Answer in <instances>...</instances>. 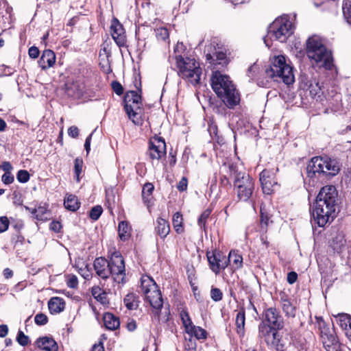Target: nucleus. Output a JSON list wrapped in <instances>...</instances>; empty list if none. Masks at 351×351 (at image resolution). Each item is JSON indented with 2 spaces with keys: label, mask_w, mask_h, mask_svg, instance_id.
<instances>
[{
  "label": "nucleus",
  "mask_w": 351,
  "mask_h": 351,
  "mask_svg": "<svg viewBox=\"0 0 351 351\" xmlns=\"http://www.w3.org/2000/svg\"><path fill=\"white\" fill-rule=\"evenodd\" d=\"M211 86L217 95L229 108L239 104L240 96L230 77L217 71L211 76Z\"/></svg>",
  "instance_id": "nucleus-1"
},
{
  "label": "nucleus",
  "mask_w": 351,
  "mask_h": 351,
  "mask_svg": "<svg viewBox=\"0 0 351 351\" xmlns=\"http://www.w3.org/2000/svg\"><path fill=\"white\" fill-rule=\"evenodd\" d=\"M230 176L234 178V189L239 201L247 202L252 197L255 183L254 179L247 173L239 171L237 166L229 164Z\"/></svg>",
  "instance_id": "nucleus-2"
},
{
  "label": "nucleus",
  "mask_w": 351,
  "mask_h": 351,
  "mask_svg": "<svg viewBox=\"0 0 351 351\" xmlns=\"http://www.w3.org/2000/svg\"><path fill=\"white\" fill-rule=\"evenodd\" d=\"M306 54L319 66L330 70L333 66L332 53L317 36L310 37L306 41Z\"/></svg>",
  "instance_id": "nucleus-3"
},
{
  "label": "nucleus",
  "mask_w": 351,
  "mask_h": 351,
  "mask_svg": "<svg viewBox=\"0 0 351 351\" xmlns=\"http://www.w3.org/2000/svg\"><path fill=\"white\" fill-rule=\"evenodd\" d=\"M265 73L267 77L277 82L281 80L287 85L292 84L295 81L293 68L287 63L286 58L282 55L274 56Z\"/></svg>",
  "instance_id": "nucleus-4"
},
{
  "label": "nucleus",
  "mask_w": 351,
  "mask_h": 351,
  "mask_svg": "<svg viewBox=\"0 0 351 351\" xmlns=\"http://www.w3.org/2000/svg\"><path fill=\"white\" fill-rule=\"evenodd\" d=\"M339 165L335 160L316 156L308 163L306 173L309 178L319 179L322 176L332 177L339 173Z\"/></svg>",
  "instance_id": "nucleus-5"
},
{
  "label": "nucleus",
  "mask_w": 351,
  "mask_h": 351,
  "mask_svg": "<svg viewBox=\"0 0 351 351\" xmlns=\"http://www.w3.org/2000/svg\"><path fill=\"white\" fill-rule=\"evenodd\" d=\"M175 58L178 75L193 86L199 84L202 73L199 63L191 57L176 56Z\"/></svg>",
  "instance_id": "nucleus-6"
},
{
  "label": "nucleus",
  "mask_w": 351,
  "mask_h": 351,
  "mask_svg": "<svg viewBox=\"0 0 351 351\" xmlns=\"http://www.w3.org/2000/svg\"><path fill=\"white\" fill-rule=\"evenodd\" d=\"M293 24L287 15L277 18L269 27L267 38L285 43L293 33Z\"/></svg>",
  "instance_id": "nucleus-7"
},
{
  "label": "nucleus",
  "mask_w": 351,
  "mask_h": 351,
  "mask_svg": "<svg viewBox=\"0 0 351 351\" xmlns=\"http://www.w3.org/2000/svg\"><path fill=\"white\" fill-rule=\"evenodd\" d=\"M141 289L146 301L152 308L160 310L162 307L163 300L155 281L149 276H145L141 278Z\"/></svg>",
  "instance_id": "nucleus-8"
},
{
  "label": "nucleus",
  "mask_w": 351,
  "mask_h": 351,
  "mask_svg": "<svg viewBox=\"0 0 351 351\" xmlns=\"http://www.w3.org/2000/svg\"><path fill=\"white\" fill-rule=\"evenodd\" d=\"M124 108L130 120L134 124L141 121V97L134 90L128 91L124 97Z\"/></svg>",
  "instance_id": "nucleus-9"
},
{
  "label": "nucleus",
  "mask_w": 351,
  "mask_h": 351,
  "mask_svg": "<svg viewBox=\"0 0 351 351\" xmlns=\"http://www.w3.org/2000/svg\"><path fill=\"white\" fill-rule=\"evenodd\" d=\"M319 205H313L312 210L313 222L319 227L331 223L337 216V209Z\"/></svg>",
  "instance_id": "nucleus-10"
},
{
  "label": "nucleus",
  "mask_w": 351,
  "mask_h": 351,
  "mask_svg": "<svg viewBox=\"0 0 351 351\" xmlns=\"http://www.w3.org/2000/svg\"><path fill=\"white\" fill-rule=\"evenodd\" d=\"M338 193L336 188L332 185H326L320 189L313 205L338 209Z\"/></svg>",
  "instance_id": "nucleus-11"
},
{
  "label": "nucleus",
  "mask_w": 351,
  "mask_h": 351,
  "mask_svg": "<svg viewBox=\"0 0 351 351\" xmlns=\"http://www.w3.org/2000/svg\"><path fill=\"white\" fill-rule=\"evenodd\" d=\"M110 276L114 281L117 283H125V262L121 254L118 252H114L110 260L108 261Z\"/></svg>",
  "instance_id": "nucleus-12"
},
{
  "label": "nucleus",
  "mask_w": 351,
  "mask_h": 351,
  "mask_svg": "<svg viewBox=\"0 0 351 351\" xmlns=\"http://www.w3.org/2000/svg\"><path fill=\"white\" fill-rule=\"evenodd\" d=\"M210 269L216 274L221 269H225L230 264V260L220 251L215 250L206 254Z\"/></svg>",
  "instance_id": "nucleus-13"
},
{
  "label": "nucleus",
  "mask_w": 351,
  "mask_h": 351,
  "mask_svg": "<svg viewBox=\"0 0 351 351\" xmlns=\"http://www.w3.org/2000/svg\"><path fill=\"white\" fill-rule=\"evenodd\" d=\"M147 154L152 160H160L166 155V144L160 137H153L150 139Z\"/></svg>",
  "instance_id": "nucleus-14"
},
{
  "label": "nucleus",
  "mask_w": 351,
  "mask_h": 351,
  "mask_svg": "<svg viewBox=\"0 0 351 351\" xmlns=\"http://www.w3.org/2000/svg\"><path fill=\"white\" fill-rule=\"evenodd\" d=\"M278 168L271 169H264L260 173V182L264 193L271 194L274 191V187L277 185L276 173Z\"/></svg>",
  "instance_id": "nucleus-15"
},
{
  "label": "nucleus",
  "mask_w": 351,
  "mask_h": 351,
  "mask_svg": "<svg viewBox=\"0 0 351 351\" xmlns=\"http://www.w3.org/2000/svg\"><path fill=\"white\" fill-rule=\"evenodd\" d=\"M65 86L67 95L73 98H80L85 92L84 82L81 77L69 80Z\"/></svg>",
  "instance_id": "nucleus-16"
},
{
  "label": "nucleus",
  "mask_w": 351,
  "mask_h": 351,
  "mask_svg": "<svg viewBox=\"0 0 351 351\" xmlns=\"http://www.w3.org/2000/svg\"><path fill=\"white\" fill-rule=\"evenodd\" d=\"M111 35L117 45L123 47L126 43V36L123 25L117 19H113L110 25Z\"/></svg>",
  "instance_id": "nucleus-17"
},
{
  "label": "nucleus",
  "mask_w": 351,
  "mask_h": 351,
  "mask_svg": "<svg viewBox=\"0 0 351 351\" xmlns=\"http://www.w3.org/2000/svg\"><path fill=\"white\" fill-rule=\"evenodd\" d=\"M265 319L274 328L279 330L283 327L282 318L274 308H267L265 311Z\"/></svg>",
  "instance_id": "nucleus-18"
},
{
  "label": "nucleus",
  "mask_w": 351,
  "mask_h": 351,
  "mask_svg": "<svg viewBox=\"0 0 351 351\" xmlns=\"http://www.w3.org/2000/svg\"><path fill=\"white\" fill-rule=\"evenodd\" d=\"M93 267L97 275L102 279H107L110 276L108 261L105 258L99 257L95 258Z\"/></svg>",
  "instance_id": "nucleus-19"
},
{
  "label": "nucleus",
  "mask_w": 351,
  "mask_h": 351,
  "mask_svg": "<svg viewBox=\"0 0 351 351\" xmlns=\"http://www.w3.org/2000/svg\"><path fill=\"white\" fill-rule=\"evenodd\" d=\"M267 344L276 351H285L287 349V339L283 338L278 331H274L273 337Z\"/></svg>",
  "instance_id": "nucleus-20"
},
{
  "label": "nucleus",
  "mask_w": 351,
  "mask_h": 351,
  "mask_svg": "<svg viewBox=\"0 0 351 351\" xmlns=\"http://www.w3.org/2000/svg\"><path fill=\"white\" fill-rule=\"evenodd\" d=\"M56 62V55L52 50L46 49L38 60V65L43 70H46Z\"/></svg>",
  "instance_id": "nucleus-21"
},
{
  "label": "nucleus",
  "mask_w": 351,
  "mask_h": 351,
  "mask_svg": "<svg viewBox=\"0 0 351 351\" xmlns=\"http://www.w3.org/2000/svg\"><path fill=\"white\" fill-rule=\"evenodd\" d=\"M277 330L278 329L274 328L269 324L262 322L258 325V338L263 339L266 343H267L273 337L274 331Z\"/></svg>",
  "instance_id": "nucleus-22"
},
{
  "label": "nucleus",
  "mask_w": 351,
  "mask_h": 351,
  "mask_svg": "<svg viewBox=\"0 0 351 351\" xmlns=\"http://www.w3.org/2000/svg\"><path fill=\"white\" fill-rule=\"evenodd\" d=\"M36 343L39 348L46 351H57L58 349L56 342L50 337H40L37 340Z\"/></svg>",
  "instance_id": "nucleus-23"
},
{
  "label": "nucleus",
  "mask_w": 351,
  "mask_h": 351,
  "mask_svg": "<svg viewBox=\"0 0 351 351\" xmlns=\"http://www.w3.org/2000/svg\"><path fill=\"white\" fill-rule=\"evenodd\" d=\"M65 302L64 300L59 297L51 298L48 302V308L51 314H58L64 311Z\"/></svg>",
  "instance_id": "nucleus-24"
},
{
  "label": "nucleus",
  "mask_w": 351,
  "mask_h": 351,
  "mask_svg": "<svg viewBox=\"0 0 351 351\" xmlns=\"http://www.w3.org/2000/svg\"><path fill=\"white\" fill-rule=\"evenodd\" d=\"M245 312L243 308H241L237 312L235 318V324L237 332L239 337H243L245 335Z\"/></svg>",
  "instance_id": "nucleus-25"
},
{
  "label": "nucleus",
  "mask_w": 351,
  "mask_h": 351,
  "mask_svg": "<svg viewBox=\"0 0 351 351\" xmlns=\"http://www.w3.org/2000/svg\"><path fill=\"white\" fill-rule=\"evenodd\" d=\"M103 319L106 328L110 330H116L120 325L119 318L110 313H105Z\"/></svg>",
  "instance_id": "nucleus-26"
},
{
  "label": "nucleus",
  "mask_w": 351,
  "mask_h": 351,
  "mask_svg": "<svg viewBox=\"0 0 351 351\" xmlns=\"http://www.w3.org/2000/svg\"><path fill=\"white\" fill-rule=\"evenodd\" d=\"M156 230L157 234L161 238H165L170 231V227L168 221L162 218H158L156 220Z\"/></svg>",
  "instance_id": "nucleus-27"
},
{
  "label": "nucleus",
  "mask_w": 351,
  "mask_h": 351,
  "mask_svg": "<svg viewBox=\"0 0 351 351\" xmlns=\"http://www.w3.org/2000/svg\"><path fill=\"white\" fill-rule=\"evenodd\" d=\"M346 241L342 232H339L332 238L331 246L337 253H340L346 246Z\"/></svg>",
  "instance_id": "nucleus-28"
},
{
  "label": "nucleus",
  "mask_w": 351,
  "mask_h": 351,
  "mask_svg": "<svg viewBox=\"0 0 351 351\" xmlns=\"http://www.w3.org/2000/svg\"><path fill=\"white\" fill-rule=\"evenodd\" d=\"M131 227L128 222L123 221L119 223L118 233L121 240L125 241L129 239L131 236Z\"/></svg>",
  "instance_id": "nucleus-29"
},
{
  "label": "nucleus",
  "mask_w": 351,
  "mask_h": 351,
  "mask_svg": "<svg viewBox=\"0 0 351 351\" xmlns=\"http://www.w3.org/2000/svg\"><path fill=\"white\" fill-rule=\"evenodd\" d=\"M280 300L283 311L287 316H294L295 308L292 305L290 300L288 299L287 295L285 293L280 294Z\"/></svg>",
  "instance_id": "nucleus-30"
},
{
  "label": "nucleus",
  "mask_w": 351,
  "mask_h": 351,
  "mask_svg": "<svg viewBox=\"0 0 351 351\" xmlns=\"http://www.w3.org/2000/svg\"><path fill=\"white\" fill-rule=\"evenodd\" d=\"M32 214L39 221H47L49 219V214L45 206H39L32 209Z\"/></svg>",
  "instance_id": "nucleus-31"
},
{
  "label": "nucleus",
  "mask_w": 351,
  "mask_h": 351,
  "mask_svg": "<svg viewBox=\"0 0 351 351\" xmlns=\"http://www.w3.org/2000/svg\"><path fill=\"white\" fill-rule=\"evenodd\" d=\"M227 258L230 260V263H232L234 269H239L242 267L243 257L235 251H230Z\"/></svg>",
  "instance_id": "nucleus-32"
},
{
  "label": "nucleus",
  "mask_w": 351,
  "mask_h": 351,
  "mask_svg": "<svg viewBox=\"0 0 351 351\" xmlns=\"http://www.w3.org/2000/svg\"><path fill=\"white\" fill-rule=\"evenodd\" d=\"M64 206L66 209L75 211L80 207V202L75 195H69L66 198L64 199Z\"/></svg>",
  "instance_id": "nucleus-33"
},
{
  "label": "nucleus",
  "mask_w": 351,
  "mask_h": 351,
  "mask_svg": "<svg viewBox=\"0 0 351 351\" xmlns=\"http://www.w3.org/2000/svg\"><path fill=\"white\" fill-rule=\"evenodd\" d=\"M124 304L129 310H134L138 308V301L135 294L129 293L124 298Z\"/></svg>",
  "instance_id": "nucleus-34"
},
{
  "label": "nucleus",
  "mask_w": 351,
  "mask_h": 351,
  "mask_svg": "<svg viewBox=\"0 0 351 351\" xmlns=\"http://www.w3.org/2000/svg\"><path fill=\"white\" fill-rule=\"evenodd\" d=\"M191 336H194L197 339H205L207 336V332L199 326L193 325L191 329L186 332Z\"/></svg>",
  "instance_id": "nucleus-35"
},
{
  "label": "nucleus",
  "mask_w": 351,
  "mask_h": 351,
  "mask_svg": "<svg viewBox=\"0 0 351 351\" xmlns=\"http://www.w3.org/2000/svg\"><path fill=\"white\" fill-rule=\"evenodd\" d=\"M180 316L185 331L187 332L189 329H191L193 326L188 311L185 309L182 310Z\"/></svg>",
  "instance_id": "nucleus-36"
},
{
  "label": "nucleus",
  "mask_w": 351,
  "mask_h": 351,
  "mask_svg": "<svg viewBox=\"0 0 351 351\" xmlns=\"http://www.w3.org/2000/svg\"><path fill=\"white\" fill-rule=\"evenodd\" d=\"M173 228L175 229L176 232L178 234H180L184 231V228L182 226V216L180 213H176L173 215Z\"/></svg>",
  "instance_id": "nucleus-37"
},
{
  "label": "nucleus",
  "mask_w": 351,
  "mask_h": 351,
  "mask_svg": "<svg viewBox=\"0 0 351 351\" xmlns=\"http://www.w3.org/2000/svg\"><path fill=\"white\" fill-rule=\"evenodd\" d=\"M337 322L343 330H346L351 324V317L348 314H340L337 317Z\"/></svg>",
  "instance_id": "nucleus-38"
},
{
  "label": "nucleus",
  "mask_w": 351,
  "mask_h": 351,
  "mask_svg": "<svg viewBox=\"0 0 351 351\" xmlns=\"http://www.w3.org/2000/svg\"><path fill=\"white\" fill-rule=\"evenodd\" d=\"M342 9L344 17L351 24V0H345Z\"/></svg>",
  "instance_id": "nucleus-39"
},
{
  "label": "nucleus",
  "mask_w": 351,
  "mask_h": 351,
  "mask_svg": "<svg viewBox=\"0 0 351 351\" xmlns=\"http://www.w3.org/2000/svg\"><path fill=\"white\" fill-rule=\"evenodd\" d=\"M321 337L322 342L325 347H329L330 344H333L335 341V338L332 335H328L326 332L321 331Z\"/></svg>",
  "instance_id": "nucleus-40"
},
{
  "label": "nucleus",
  "mask_w": 351,
  "mask_h": 351,
  "mask_svg": "<svg viewBox=\"0 0 351 351\" xmlns=\"http://www.w3.org/2000/svg\"><path fill=\"white\" fill-rule=\"evenodd\" d=\"M82 166H83L82 160L78 158H75V165H74V173L75 174L76 180L77 182L80 181V175L82 171Z\"/></svg>",
  "instance_id": "nucleus-41"
},
{
  "label": "nucleus",
  "mask_w": 351,
  "mask_h": 351,
  "mask_svg": "<svg viewBox=\"0 0 351 351\" xmlns=\"http://www.w3.org/2000/svg\"><path fill=\"white\" fill-rule=\"evenodd\" d=\"M103 212L101 206H95L91 208L89 213V217L93 220H97Z\"/></svg>",
  "instance_id": "nucleus-42"
},
{
  "label": "nucleus",
  "mask_w": 351,
  "mask_h": 351,
  "mask_svg": "<svg viewBox=\"0 0 351 351\" xmlns=\"http://www.w3.org/2000/svg\"><path fill=\"white\" fill-rule=\"evenodd\" d=\"M156 36L158 40H165L169 38L168 29L165 27H159L155 29Z\"/></svg>",
  "instance_id": "nucleus-43"
},
{
  "label": "nucleus",
  "mask_w": 351,
  "mask_h": 351,
  "mask_svg": "<svg viewBox=\"0 0 351 351\" xmlns=\"http://www.w3.org/2000/svg\"><path fill=\"white\" fill-rule=\"evenodd\" d=\"M210 298L215 302H219L222 300L223 293L219 289L212 287L210 290Z\"/></svg>",
  "instance_id": "nucleus-44"
},
{
  "label": "nucleus",
  "mask_w": 351,
  "mask_h": 351,
  "mask_svg": "<svg viewBox=\"0 0 351 351\" xmlns=\"http://www.w3.org/2000/svg\"><path fill=\"white\" fill-rule=\"evenodd\" d=\"M269 217L267 213L263 211L262 207H261V228L266 230L269 224Z\"/></svg>",
  "instance_id": "nucleus-45"
},
{
  "label": "nucleus",
  "mask_w": 351,
  "mask_h": 351,
  "mask_svg": "<svg viewBox=\"0 0 351 351\" xmlns=\"http://www.w3.org/2000/svg\"><path fill=\"white\" fill-rule=\"evenodd\" d=\"M16 340L18 343L22 346H25L29 343L28 336L25 335L24 332L21 330H19L17 334Z\"/></svg>",
  "instance_id": "nucleus-46"
},
{
  "label": "nucleus",
  "mask_w": 351,
  "mask_h": 351,
  "mask_svg": "<svg viewBox=\"0 0 351 351\" xmlns=\"http://www.w3.org/2000/svg\"><path fill=\"white\" fill-rule=\"evenodd\" d=\"M211 213V210L209 209H206L204 210L198 219V225L202 227H205L206 222L207 219L209 217Z\"/></svg>",
  "instance_id": "nucleus-47"
},
{
  "label": "nucleus",
  "mask_w": 351,
  "mask_h": 351,
  "mask_svg": "<svg viewBox=\"0 0 351 351\" xmlns=\"http://www.w3.org/2000/svg\"><path fill=\"white\" fill-rule=\"evenodd\" d=\"M16 178L19 182L25 183L29 180V174L26 170H20L17 173Z\"/></svg>",
  "instance_id": "nucleus-48"
},
{
  "label": "nucleus",
  "mask_w": 351,
  "mask_h": 351,
  "mask_svg": "<svg viewBox=\"0 0 351 351\" xmlns=\"http://www.w3.org/2000/svg\"><path fill=\"white\" fill-rule=\"evenodd\" d=\"M214 56L215 57H213L211 54L208 53L206 55V59L208 60L214 61L215 58L216 60L223 61L225 60L226 58V54L222 51L216 52L215 53H214Z\"/></svg>",
  "instance_id": "nucleus-49"
},
{
  "label": "nucleus",
  "mask_w": 351,
  "mask_h": 351,
  "mask_svg": "<svg viewBox=\"0 0 351 351\" xmlns=\"http://www.w3.org/2000/svg\"><path fill=\"white\" fill-rule=\"evenodd\" d=\"M35 323L38 326H43L47 323L48 318L46 315L43 313H38L34 317Z\"/></svg>",
  "instance_id": "nucleus-50"
},
{
  "label": "nucleus",
  "mask_w": 351,
  "mask_h": 351,
  "mask_svg": "<svg viewBox=\"0 0 351 351\" xmlns=\"http://www.w3.org/2000/svg\"><path fill=\"white\" fill-rule=\"evenodd\" d=\"M10 221L7 217H0V233L6 231L9 227Z\"/></svg>",
  "instance_id": "nucleus-51"
},
{
  "label": "nucleus",
  "mask_w": 351,
  "mask_h": 351,
  "mask_svg": "<svg viewBox=\"0 0 351 351\" xmlns=\"http://www.w3.org/2000/svg\"><path fill=\"white\" fill-rule=\"evenodd\" d=\"M113 91L117 95H121L123 93V88L122 85L117 81H113L111 84Z\"/></svg>",
  "instance_id": "nucleus-52"
},
{
  "label": "nucleus",
  "mask_w": 351,
  "mask_h": 351,
  "mask_svg": "<svg viewBox=\"0 0 351 351\" xmlns=\"http://www.w3.org/2000/svg\"><path fill=\"white\" fill-rule=\"evenodd\" d=\"M154 185L152 183H147L144 185L142 191V194L143 197H145V195L149 196L154 191Z\"/></svg>",
  "instance_id": "nucleus-53"
},
{
  "label": "nucleus",
  "mask_w": 351,
  "mask_h": 351,
  "mask_svg": "<svg viewBox=\"0 0 351 351\" xmlns=\"http://www.w3.org/2000/svg\"><path fill=\"white\" fill-rule=\"evenodd\" d=\"M66 285L69 288H76L78 285L77 278L74 276H70L67 280Z\"/></svg>",
  "instance_id": "nucleus-54"
},
{
  "label": "nucleus",
  "mask_w": 351,
  "mask_h": 351,
  "mask_svg": "<svg viewBox=\"0 0 351 351\" xmlns=\"http://www.w3.org/2000/svg\"><path fill=\"white\" fill-rule=\"evenodd\" d=\"M1 180L5 184H10L13 182L14 176L11 172H7L2 176Z\"/></svg>",
  "instance_id": "nucleus-55"
},
{
  "label": "nucleus",
  "mask_w": 351,
  "mask_h": 351,
  "mask_svg": "<svg viewBox=\"0 0 351 351\" xmlns=\"http://www.w3.org/2000/svg\"><path fill=\"white\" fill-rule=\"evenodd\" d=\"M40 51L38 47L32 46L28 50V55L31 58L36 59L38 57Z\"/></svg>",
  "instance_id": "nucleus-56"
},
{
  "label": "nucleus",
  "mask_w": 351,
  "mask_h": 351,
  "mask_svg": "<svg viewBox=\"0 0 351 351\" xmlns=\"http://www.w3.org/2000/svg\"><path fill=\"white\" fill-rule=\"evenodd\" d=\"M68 134L72 138H77L79 135V130L77 127L73 125L68 129Z\"/></svg>",
  "instance_id": "nucleus-57"
},
{
  "label": "nucleus",
  "mask_w": 351,
  "mask_h": 351,
  "mask_svg": "<svg viewBox=\"0 0 351 351\" xmlns=\"http://www.w3.org/2000/svg\"><path fill=\"white\" fill-rule=\"evenodd\" d=\"M258 66L256 64H254L250 66L247 69L248 76L253 79L255 77V73L258 71Z\"/></svg>",
  "instance_id": "nucleus-58"
},
{
  "label": "nucleus",
  "mask_w": 351,
  "mask_h": 351,
  "mask_svg": "<svg viewBox=\"0 0 351 351\" xmlns=\"http://www.w3.org/2000/svg\"><path fill=\"white\" fill-rule=\"evenodd\" d=\"M297 279L298 274L295 271H291L288 273L287 280L289 284H293L296 282Z\"/></svg>",
  "instance_id": "nucleus-59"
},
{
  "label": "nucleus",
  "mask_w": 351,
  "mask_h": 351,
  "mask_svg": "<svg viewBox=\"0 0 351 351\" xmlns=\"http://www.w3.org/2000/svg\"><path fill=\"white\" fill-rule=\"evenodd\" d=\"M177 188L180 191H185L187 188V179L186 178L183 177L180 180V182L177 186Z\"/></svg>",
  "instance_id": "nucleus-60"
},
{
  "label": "nucleus",
  "mask_w": 351,
  "mask_h": 351,
  "mask_svg": "<svg viewBox=\"0 0 351 351\" xmlns=\"http://www.w3.org/2000/svg\"><path fill=\"white\" fill-rule=\"evenodd\" d=\"M62 226L60 222L53 221L50 223V229L54 231L55 232H59Z\"/></svg>",
  "instance_id": "nucleus-61"
},
{
  "label": "nucleus",
  "mask_w": 351,
  "mask_h": 351,
  "mask_svg": "<svg viewBox=\"0 0 351 351\" xmlns=\"http://www.w3.org/2000/svg\"><path fill=\"white\" fill-rule=\"evenodd\" d=\"M104 292L105 291L98 286L93 287L91 290L92 295L94 298L98 297L100 294H102V293Z\"/></svg>",
  "instance_id": "nucleus-62"
},
{
  "label": "nucleus",
  "mask_w": 351,
  "mask_h": 351,
  "mask_svg": "<svg viewBox=\"0 0 351 351\" xmlns=\"http://www.w3.org/2000/svg\"><path fill=\"white\" fill-rule=\"evenodd\" d=\"M1 167L5 171V173L11 172V171L12 169V167L10 162H7V161L3 162L1 164Z\"/></svg>",
  "instance_id": "nucleus-63"
},
{
  "label": "nucleus",
  "mask_w": 351,
  "mask_h": 351,
  "mask_svg": "<svg viewBox=\"0 0 351 351\" xmlns=\"http://www.w3.org/2000/svg\"><path fill=\"white\" fill-rule=\"evenodd\" d=\"M8 332V327L5 324L0 325V337H5Z\"/></svg>",
  "instance_id": "nucleus-64"
}]
</instances>
